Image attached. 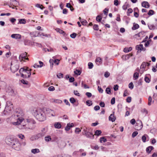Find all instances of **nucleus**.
Here are the masks:
<instances>
[{"label": "nucleus", "mask_w": 157, "mask_h": 157, "mask_svg": "<svg viewBox=\"0 0 157 157\" xmlns=\"http://www.w3.org/2000/svg\"><path fill=\"white\" fill-rule=\"evenodd\" d=\"M109 75H110L109 73L108 72H105L104 74V76L106 78H107V77H109Z\"/></svg>", "instance_id": "62"}, {"label": "nucleus", "mask_w": 157, "mask_h": 157, "mask_svg": "<svg viewBox=\"0 0 157 157\" xmlns=\"http://www.w3.org/2000/svg\"><path fill=\"white\" fill-rule=\"evenodd\" d=\"M87 105L90 106L92 105V101L90 100H87L86 101Z\"/></svg>", "instance_id": "51"}, {"label": "nucleus", "mask_w": 157, "mask_h": 157, "mask_svg": "<svg viewBox=\"0 0 157 157\" xmlns=\"http://www.w3.org/2000/svg\"><path fill=\"white\" fill-rule=\"evenodd\" d=\"M137 121H138L140 123L139 124H140V126L138 127V125H137L136 126V129L137 130H140L141 129V128L143 127V124L142 121L140 120H139Z\"/></svg>", "instance_id": "14"}, {"label": "nucleus", "mask_w": 157, "mask_h": 157, "mask_svg": "<svg viewBox=\"0 0 157 157\" xmlns=\"http://www.w3.org/2000/svg\"><path fill=\"white\" fill-rule=\"evenodd\" d=\"M130 58V56L129 54L123 56L122 57V59L125 60L128 59Z\"/></svg>", "instance_id": "25"}, {"label": "nucleus", "mask_w": 157, "mask_h": 157, "mask_svg": "<svg viewBox=\"0 0 157 157\" xmlns=\"http://www.w3.org/2000/svg\"><path fill=\"white\" fill-rule=\"evenodd\" d=\"M9 91L7 90L6 91L8 92L9 93H10V95H13V94H14V91L13 90V89H12L11 88H10L9 89Z\"/></svg>", "instance_id": "31"}, {"label": "nucleus", "mask_w": 157, "mask_h": 157, "mask_svg": "<svg viewBox=\"0 0 157 157\" xmlns=\"http://www.w3.org/2000/svg\"><path fill=\"white\" fill-rule=\"evenodd\" d=\"M32 153L33 154H36L40 152V150L38 149H33L31 150V151Z\"/></svg>", "instance_id": "23"}, {"label": "nucleus", "mask_w": 157, "mask_h": 157, "mask_svg": "<svg viewBox=\"0 0 157 157\" xmlns=\"http://www.w3.org/2000/svg\"><path fill=\"white\" fill-rule=\"evenodd\" d=\"M128 94V93L127 90H125L124 91L123 96L125 97L127 96Z\"/></svg>", "instance_id": "59"}, {"label": "nucleus", "mask_w": 157, "mask_h": 157, "mask_svg": "<svg viewBox=\"0 0 157 157\" xmlns=\"http://www.w3.org/2000/svg\"><path fill=\"white\" fill-rule=\"evenodd\" d=\"M82 85L84 86L85 89L89 88V87L87 86L86 84H84L83 81L82 82Z\"/></svg>", "instance_id": "54"}, {"label": "nucleus", "mask_w": 157, "mask_h": 157, "mask_svg": "<svg viewBox=\"0 0 157 157\" xmlns=\"http://www.w3.org/2000/svg\"><path fill=\"white\" fill-rule=\"evenodd\" d=\"M27 56V53L26 52H25L21 53L20 55L19 56V59H20L21 57H26Z\"/></svg>", "instance_id": "29"}, {"label": "nucleus", "mask_w": 157, "mask_h": 157, "mask_svg": "<svg viewBox=\"0 0 157 157\" xmlns=\"http://www.w3.org/2000/svg\"><path fill=\"white\" fill-rule=\"evenodd\" d=\"M150 65V64L146 62H143L141 64L140 69H145L147 66H149Z\"/></svg>", "instance_id": "11"}, {"label": "nucleus", "mask_w": 157, "mask_h": 157, "mask_svg": "<svg viewBox=\"0 0 157 157\" xmlns=\"http://www.w3.org/2000/svg\"><path fill=\"white\" fill-rule=\"evenodd\" d=\"M35 6L40 8L41 10H43V8H44V7L42 5H40L39 4H37L35 5Z\"/></svg>", "instance_id": "34"}, {"label": "nucleus", "mask_w": 157, "mask_h": 157, "mask_svg": "<svg viewBox=\"0 0 157 157\" xmlns=\"http://www.w3.org/2000/svg\"><path fill=\"white\" fill-rule=\"evenodd\" d=\"M144 80L146 82L148 83L150 82V80L147 77H145L144 78Z\"/></svg>", "instance_id": "52"}, {"label": "nucleus", "mask_w": 157, "mask_h": 157, "mask_svg": "<svg viewBox=\"0 0 157 157\" xmlns=\"http://www.w3.org/2000/svg\"><path fill=\"white\" fill-rule=\"evenodd\" d=\"M19 68V65L18 63H16L14 64L11 63L10 70L13 73H15L17 71Z\"/></svg>", "instance_id": "8"}, {"label": "nucleus", "mask_w": 157, "mask_h": 157, "mask_svg": "<svg viewBox=\"0 0 157 157\" xmlns=\"http://www.w3.org/2000/svg\"><path fill=\"white\" fill-rule=\"evenodd\" d=\"M154 147L152 146H149L146 148V151L147 153H150L151 151L153 149Z\"/></svg>", "instance_id": "20"}, {"label": "nucleus", "mask_w": 157, "mask_h": 157, "mask_svg": "<svg viewBox=\"0 0 157 157\" xmlns=\"http://www.w3.org/2000/svg\"><path fill=\"white\" fill-rule=\"evenodd\" d=\"M95 61L96 63H99V64H101L102 63L101 59L100 57H97L95 59Z\"/></svg>", "instance_id": "24"}, {"label": "nucleus", "mask_w": 157, "mask_h": 157, "mask_svg": "<svg viewBox=\"0 0 157 157\" xmlns=\"http://www.w3.org/2000/svg\"><path fill=\"white\" fill-rule=\"evenodd\" d=\"M29 59L28 58H26V57H21L20 59H19L20 60L21 62L22 61H25V60H28Z\"/></svg>", "instance_id": "50"}, {"label": "nucleus", "mask_w": 157, "mask_h": 157, "mask_svg": "<svg viewBox=\"0 0 157 157\" xmlns=\"http://www.w3.org/2000/svg\"><path fill=\"white\" fill-rule=\"evenodd\" d=\"M138 133L137 131L134 132L132 134V137L133 138L134 137L137 135Z\"/></svg>", "instance_id": "56"}, {"label": "nucleus", "mask_w": 157, "mask_h": 157, "mask_svg": "<svg viewBox=\"0 0 157 157\" xmlns=\"http://www.w3.org/2000/svg\"><path fill=\"white\" fill-rule=\"evenodd\" d=\"M86 136L89 138H90L91 139H93L94 138V136L93 133L90 132H88V133L85 135Z\"/></svg>", "instance_id": "16"}, {"label": "nucleus", "mask_w": 157, "mask_h": 157, "mask_svg": "<svg viewBox=\"0 0 157 157\" xmlns=\"http://www.w3.org/2000/svg\"><path fill=\"white\" fill-rule=\"evenodd\" d=\"M19 22L18 24H25L26 23V20L25 19H18Z\"/></svg>", "instance_id": "22"}, {"label": "nucleus", "mask_w": 157, "mask_h": 157, "mask_svg": "<svg viewBox=\"0 0 157 157\" xmlns=\"http://www.w3.org/2000/svg\"><path fill=\"white\" fill-rule=\"evenodd\" d=\"M88 68L89 69H92L93 67V64L91 62L89 63L88 64Z\"/></svg>", "instance_id": "42"}, {"label": "nucleus", "mask_w": 157, "mask_h": 157, "mask_svg": "<svg viewBox=\"0 0 157 157\" xmlns=\"http://www.w3.org/2000/svg\"><path fill=\"white\" fill-rule=\"evenodd\" d=\"M58 32L60 34H63V35H64L65 34V33L63 30L60 29H58Z\"/></svg>", "instance_id": "45"}, {"label": "nucleus", "mask_w": 157, "mask_h": 157, "mask_svg": "<svg viewBox=\"0 0 157 157\" xmlns=\"http://www.w3.org/2000/svg\"><path fill=\"white\" fill-rule=\"evenodd\" d=\"M139 74L138 72H135L133 75V77L135 78V79H137L139 77Z\"/></svg>", "instance_id": "33"}, {"label": "nucleus", "mask_w": 157, "mask_h": 157, "mask_svg": "<svg viewBox=\"0 0 157 157\" xmlns=\"http://www.w3.org/2000/svg\"><path fill=\"white\" fill-rule=\"evenodd\" d=\"M133 86H134L132 82H131L129 84L128 87L131 89H132L133 88Z\"/></svg>", "instance_id": "53"}, {"label": "nucleus", "mask_w": 157, "mask_h": 157, "mask_svg": "<svg viewBox=\"0 0 157 157\" xmlns=\"http://www.w3.org/2000/svg\"><path fill=\"white\" fill-rule=\"evenodd\" d=\"M11 37L13 38L16 39H20L21 38V35L18 34H13L11 35Z\"/></svg>", "instance_id": "9"}, {"label": "nucleus", "mask_w": 157, "mask_h": 157, "mask_svg": "<svg viewBox=\"0 0 157 157\" xmlns=\"http://www.w3.org/2000/svg\"><path fill=\"white\" fill-rule=\"evenodd\" d=\"M107 140L106 139H105L104 137H101L100 138V142L101 143L105 142Z\"/></svg>", "instance_id": "43"}, {"label": "nucleus", "mask_w": 157, "mask_h": 157, "mask_svg": "<svg viewBox=\"0 0 157 157\" xmlns=\"http://www.w3.org/2000/svg\"><path fill=\"white\" fill-rule=\"evenodd\" d=\"M81 73V71L78 70H76L74 71V73L78 75H80Z\"/></svg>", "instance_id": "35"}, {"label": "nucleus", "mask_w": 157, "mask_h": 157, "mask_svg": "<svg viewBox=\"0 0 157 157\" xmlns=\"http://www.w3.org/2000/svg\"><path fill=\"white\" fill-rule=\"evenodd\" d=\"M148 136L147 134H144V135L142 136V140L143 142H145L147 139V137Z\"/></svg>", "instance_id": "27"}, {"label": "nucleus", "mask_w": 157, "mask_h": 157, "mask_svg": "<svg viewBox=\"0 0 157 157\" xmlns=\"http://www.w3.org/2000/svg\"><path fill=\"white\" fill-rule=\"evenodd\" d=\"M132 47L125 48L124 49V51L125 52H128L132 50Z\"/></svg>", "instance_id": "26"}, {"label": "nucleus", "mask_w": 157, "mask_h": 157, "mask_svg": "<svg viewBox=\"0 0 157 157\" xmlns=\"http://www.w3.org/2000/svg\"><path fill=\"white\" fill-rule=\"evenodd\" d=\"M139 27V25L136 24H134L133 27H132V29L133 30H135L138 29Z\"/></svg>", "instance_id": "30"}, {"label": "nucleus", "mask_w": 157, "mask_h": 157, "mask_svg": "<svg viewBox=\"0 0 157 157\" xmlns=\"http://www.w3.org/2000/svg\"><path fill=\"white\" fill-rule=\"evenodd\" d=\"M75 132L76 133L78 134L81 132V130L78 128H76Z\"/></svg>", "instance_id": "64"}, {"label": "nucleus", "mask_w": 157, "mask_h": 157, "mask_svg": "<svg viewBox=\"0 0 157 157\" xmlns=\"http://www.w3.org/2000/svg\"><path fill=\"white\" fill-rule=\"evenodd\" d=\"M93 28L94 30H98L99 29L98 25H94L93 26Z\"/></svg>", "instance_id": "46"}, {"label": "nucleus", "mask_w": 157, "mask_h": 157, "mask_svg": "<svg viewBox=\"0 0 157 157\" xmlns=\"http://www.w3.org/2000/svg\"><path fill=\"white\" fill-rule=\"evenodd\" d=\"M45 133H40L36 136H35V139L36 140V139H38V138H40L44 136V135Z\"/></svg>", "instance_id": "21"}, {"label": "nucleus", "mask_w": 157, "mask_h": 157, "mask_svg": "<svg viewBox=\"0 0 157 157\" xmlns=\"http://www.w3.org/2000/svg\"><path fill=\"white\" fill-rule=\"evenodd\" d=\"M55 127L56 128H60L61 127V125L59 122H56L54 124Z\"/></svg>", "instance_id": "19"}, {"label": "nucleus", "mask_w": 157, "mask_h": 157, "mask_svg": "<svg viewBox=\"0 0 157 157\" xmlns=\"http://www.w3.org/2000/svg\"><path fill=\"white\" fill-rule=\"evenodd\" d=\"M26 121L29 122V129L33 130L35 128L36 122L32 118L26 119Z\"/></svg>", "instance_id": "6"}, {"label": "nucleus", "mask_w": 157, "mask_h": 157, "mask_svg": "<svg viewBox=\"0 0 157 157\" xmlns=\"http://www.w3.org/2000/svg\"><path fill=\"white\" fill-rule=\"evenodd\" d=\"M54 60L52 59H50L49 60V63L51 64V68H52L53 67V64H54Z\"/></svg>", "instance_id": "44"}, {"label": "nucleus", "mask_w": 157, "mask_h": 157, "mask_svg": "<svg viewBox=\"0 0 157 157\" xmlns=\"http://www.w3.org/2000/svg\"><path fill=\"white\" fill-rule=\"evenodd\" d=\"M21 82L24 84H28V82L26 81H25L23 79H22L21 80Z\"/></svg>", "instance_id": "57"}, {"label": "nucleus", "mask_w": 157, "mask_h": 157, "mask_svg": "<svg viewBox=\"0 0 157 157\" xmlns=\"http://www.w3.org/2000/svg\"><path fill=\"white\" fill-rule=\"evenodd\" d=\"M105 92L107 94H111V89L108 87L105 90Z\"/></svg>", "instance_id": "37"}, {"label": "nucleus", "mask_w": 157, "mask_h": 157, "mask_svg": "<svg viewBox=\"0 0 157 157\" xmlns=\"http://www.w3.org/2000/svg\"><path fill=\"white\" fill-rule=\"evenodd\" d=\"M142 6L145 8H148L150 7V5L148 2L146 1H144L142 2Z\"/></svg>", "instance_id": "12"}, {"label": "nucleus", "mask_w": 157, "mask_h": 157, "mask_svg": "<svg viewBox=\"0 0 157 157\" xmlns=\"http://www.w3.org/2000/svg\"><path fill=\"white\" fill-rule=\"evenodd\" d=\"M52 102L58 103H62V101L61 100L58 99L55 100L52 99Z\"/></svg>", "instance_id": "32"}, {"label": "nucleus", "mask_w": 157, "mask_h": 157, "mask_svg": "<svg viewBox=\"0 0 157 157\" xmlns=\"http://www.w3.org/2000/svg\"><path fill=\"white\" fill-rule=\"evenodd\" d=\"M132 100V98L130 97H129L127 98L126 99V101L128 103H130L131 102Z\"/></svg>", "instance_id": "58"}, {"label": "nucleus", "mask_w": 157, "mask_h": 157, "mask_svg": "<svg viewBox=\"0 0 157 157\" xmlns=\"http://www.w3.org/2000/svg\"><path fill=\"white\" fill-rule=\"evenodd\" d=\"M31 69L29 70L28 67L27 69L21 68L19 70V72L21 75V76L24 78L30 77L31 75Z\"/></svg>", "instance_id": "4"}, {"label": "nucleus", "mask_w": 157, "mask_h": 157, "mask_svg": "<svg viewBox=\"0 0 157 157\" xmlns=\"http://www.w3.org/2000/svg\"><path fill=\"white\" fill-rule=\"evenodd\" d=\"M6 142L7 144L11 146L15 150L19 151L21 149V144L17 139L10 138L6 141Z\"/></svg>", "instance_id": "2"}, {"label": "nucleus", "mask_w": 157, "mask_h": 157, "mask_svg": "<svg viewBox=\"0 0 157 157\" xmlns=\"http://www.w3.org/2000/svg\"><path fill=\"white\" fill-rule=\"evenodd\" d=\"M66 6L68 8H70V10L71 11H73L74 9L73 8V7L71 5V4L70 3H67V4Z\"/></svg>", "instance_id": "28"}, {"label": "nucleus", "mask_w": 157, "mask_h": 157, "mask_svg": "<svg viewBox=\"0 0 157 157\" xmlns=\"http://www.w3.org/2000/svg\"><path fill=\"white\" fill-rule=\"evenodd\" d=\"M154 13V11L152 10H150L148 13V15L151 16L153 15Z\"/></svg>", "instance_id": "39"}, {"label": "nucleus", "mask_w": 157, "mask_h": 157, "mask_svg": "<svg viewBox=\"0 0 157 157\" xmlns=\"http://www.w3.org/2000/svg\"><path fill=\"white\" fill-rule=\"evenodd\" d=\"M73 123H68L65 128V130L67 131H68L70 129V128L73 127Z\"/></svg>", "instance_id": "13"}, {"label": "nucleus", "mask_w": 157, "mask_h": 157, "mask_svg": "<svg viewBox=\"0 0 157 157\" xmlns=\"http://www.w3.org/2000/svg\"><path fill=\"white\" fill-rule=\"evenodd\" d=\"M130 122L133 125L136 123V120L134 119H132L130 120Z\"/></svg>", "instance_id": "60"}, {"label": "nucleus", "mask_w": 157, "mask_h": 157, "mask_svg": "<svg viewBox=\"0 0 157 157\" xmlns=\"http://www.w3.org/2000/svg\"><path fill=\"white\" fill-rule=\"evenodd\" d=\"M51 140V138L49 136H48L45 137V140L46 141L48 142Z\"/></svg>", "instance_id": "36"}, {"label": "nucleus", "mask_w": 157, "mask_h": 157, "mask_svg": "<svg viewBox=\"0 0 157 157\" xmlns=\"http://www.w3.org/2000/svg\"><path fill=\"white\" fill-rule=\"evenodd\" d=\"M12 109L13 106L12 102L10 101H7L6 102L5 109L3 111L4 115H8L9 114Z\"/></svg>", "instance_id": "5"}, {"label": "nucleus", "mask_w": 157, "mask_h": 157, "mask_svg": "<svg viewBox=\"0 0 157 157\" xmlns=\"http://www.w3.org/2000/svg\"><path fill=\"white\" fill-rule=\"evenodd\" d=\"M88 132H89L87 130V129L86 128V129H84L83 130L82 133L84 135H85L88 133Z\"/></svg>", "instance_id": "55"}, {"label": "nucleus", "mask_w": 157, "mask_h": 157, "mask_svg": "<svg viewBox=\"0 0 157 157\" xmlns=\"http://www.w3.org/2000/svg\"><path fill=\"white\" fill-rule=\"evenodd\" d=\"M148 26L149 29L151 30L154 29L155 27L154 25H148Z\"/></svg>", "instance_id": "49"}, {"label": "nucleus", "mask_w": 157, "mask_h": 157, "mask_svg": "<svg viewBox=\"0 0 157 157\" xmlns=\"http://www.w3.org/2000/svg\"><path fill=\"white\" fill-rule=\"evenodd\" d=\"M36 118L40 121H43L46 119V116L44 112L42 109H37L34 112Z\"/></svg>", "instance_id": "3"}, {"label": "nucleus", "mask_w": 157, "mask_h": 157, "mask_svg": "<svg viewBox=\"0 0 157 157\" xmlns=\"http://www.w3.org/2000/svg\"><path fill=\"white\" fill-rule=\"evenodd\" d=\"M25 121L22 124H20L18 125V127L20 129H25L26 130H28L29 129V122L26 121V119L24 120Z\"/></svg>", "instance_id": "7"}, {"label": "nucleus", "mask_w": 157, "mask_h": 157, "mask_svg": "<svg viewBox=\"0 0 157 157\" xmlns=\"http://www.w3.org/2000/svg\"><path fill=\"white\" fill-rule=\"evenodd\" d=\"M70 101L72 103H74L76 101V100L73 98H70Z\"/></svg>", "instance_id": "47"}, {"label": "nucleus", "mask_w": 157, "mask_h": 157, "mask_svg": "<svg viewBox=\"0 0 157 157\" xmlns=\"http://www.w3.org/2000/svg\"><path fill=\"white\" fill-rule=\"evenodd\" d=\"M39 34L38 32L36 31L30 33L31 36L33 37L38 36Z\"/></svg>", "instance_id": "18"}, {"label": "nucleus", "mask_w": 157, "mask_h": 157, "mask_svg": "<svg viewBox=\"0 0 157 157\" xmlns=\"http://www.w3.org/2000/svg\"><path fill=\"white\" fill-rule=\"evenodd\" d=\"M109 121H111L113 122L114 121L116 120V117L114 116V115L113 113L111 114L109 116Z\"/></svg>", "instance_id": "15"}, {"label": "nucleus", "mask_w": 157, "mask_h": 157, "mask_svg": "<svg viewBox=\"0 0 157 157\" xmlns=\"http://www.w3.org/2000/svg\"><path fill=\"white\" fill-rule=\"evenodd\" d=\"M101 130H97L95 132V135L97 136H99V135L101 134Z\"/></svg>", "instance_id": "38"}, {"label": "nucleus", "mask_w": 157, "mask_h": 157, "mask_svg": "<svg viewBox=\"0 0 157 157\" xmlns=\"http://www.w3.org/2000/svg\"><path fill=\"white\" fill-rule=\"evenodd\" d=\"M136 49L138 50L142 51L144 50V48L143 45L142 44L136 45Z\"/></svg>", "instance_id": "17"}, {"label": "nucleus", "mask_w": 157, "mask_h": 157, "mask_svg": "<svg viewBox=\"0 0 157 157\" xmlns=\"http://www.w3.org/2000/svg\"><path fill=\"white\" fill-rule=\"evenodd\" d=\"M108 9L107 8H105L103 10L104 13L106 15H107L108 12Z\"/></svg>", "instance_id": "61"}, {"label": "nucleus", "mask_w": 157, "mask_h": 157, "mask_svg": "<svg viewBox=\"0 0 157 157\" xmlns=\"http://www.w3.org/2000/svg\"><path fill=\"white\" fill-rule=\"evenodd\" d=\"M24 115L23 110L20 108H17L14 112L12 116V118L15 119L16 121L13 122L12 124L15 125H17L21 124L24 120L22 117Z\"/></svg>", "instance_id": "1"}, {"label": "nucleus", "mask_w": 157, "mask_h": 157, "mask_svg": "<svg viewBox=\"0 0 157 157\" xmlns=\"http://www.w3.org/2000/svg\"><path fill=\"white\" fill-rule=\"evenodd\" d=\"M152 98L151 96H149L148 98V104L149 105H151V104Z\"/></svg>", "instance_id": "41"}, {"label": "nucleus", "mask_w": 157, "mask_h": 157, "mask_svg": "<svg viewBox=\"0 0 157 157\" xmlns=\"http://www.w3.org/2000/svg\"><path fill=\"white\" fill-rule=\"evenodd\" d=\"M76 34L74 33L70 35V37L72 38H75L76 37Z\"/></svg>", "instance_id": "48"}, {"label": "nucleus", "mask_w": 157, "mask_h": 157, "mask_svg": "<svg viewBox=\"0 0 157 157\" xmlns=\"http://www.w3.org/2000/svg\"><path fill=\"white\" fill-rule=\"evenodd\" d=\"M145 35V33L144 32H141L139 33L138 34L135 35V38L139 39V37L141 38L143 37Z\"/></svg>", "instance_id": "10"}, {"label": "nucleus", "mask_w": 157, "mask_h": 157, "mask_svg": "<svg viewBox=\"0 0 157 157\" xmlns=\"http://www.w3.org/2000/svg\"><path fill=\"white\" fill-rule=\"evenodd\" d=\"M96 20L97 21H98V22L101 21V16L100 15H98L96 17Z\"/></svg>", "instance_id": "40"}, {"label": "nucleus", "mask_w": 157, "mask_h": 157, "mask_svg": "<svg viewBox=\"0 0 157 157\" xmlns=\"http://www.w3.org/2000/svg\"><path fill=\"white\" fill-rule=\"evenodd\" d=\"M55 88L53 86H51L49 87L48 88L49 90L50 91H53L55 90Z\"/></svg>", "instance_id": "63"}]
</instances>
